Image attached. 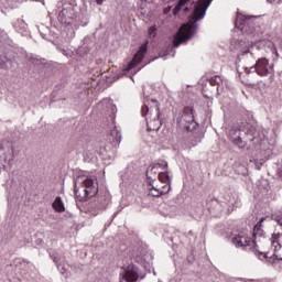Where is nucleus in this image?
Masks as SVG:
<instances>
[{"instance_id": "nucleus-1", "label": "nucleus", "mask_w": 282, "mask_h": 282, "mask_svg": "<svg viewBox=\"0 0 282 282\" xmlns=\"http://www.w3.org/2000/svg\"><path fill=\"white\" fill-rule=\"evenodd\" d=\"M213 3V0H198L194 11L192 13V21L183 24L178 32L175 34L173 39V47H177L182 45V43H186V41H191L197 31V21H202L204 17H206V11Z\"/></svg>"}, {"instance_id": "nucleus-2", "label": "nucleus", "mask_w": 282, "mask_h": 282, "mask_svg": "<svg viewBox=\"0 0 282 282\" xmlns=\"http://www.w3.org/2000/svg\"><path fill=\"white\" fill-rule=\"evenodd\" d=\"M229 138L239 149H246L248 142H253V145L260 144L259 131L248 122H241L238 127H234L229 131Z\"/></svg>"}, {"instance_id": "nucleus-3", "label": "nucleus", "mask_w": 282, "mask_h": 282, "mask_svg": "<svg viewBox=\"0 0 282 282\" xmlns=\"http://www.w3.org/2000/svg\"><path fill=\"white\" fill-rule=\"evenodd\" d=\"M263 221H265V218H261L253 227L252 240L248 237V231H235L230 237L231 243L236 246V248H242V250H251L254 248L258 241L261 242V240L265 238V232H263V229L261 228Z\"/></svg>"}, {"instance_id": "nucleus-4", "label": "nucleus", "mask_w": 282, "mask_h": 282, "mask_svg": "<svg viewBox=\"0 0 282 282\" xmlns=\"http://www.w3.org/2000/svg\"><path fill=\"white\" fill-rule=\"evenodd\" d=\"M141 116L145 118L148 131H160L162 127V119H160V101H158V99H150L145 90H143ZM147 116H149V118H147Z\"/></svg>"}, {"instance_id": "nucleus-5", "label": "nucleus", "mask_w": 282, "mask_h": 282, "mask_svg": "<svg viewBox=\"0 0 282 282\" xmlns=\"http://www.w3.org/2000/svg\"><path fill=\"white\" fill-rule=\"evenodd\" d=\"M58 21L63 25H69L72 30L80 28V15H78V3L76 0H62L57 3Z\"/></svg>"}, {"instance_id": "nucleus-6", "label": "nucleus", "mask_w": 282, "mask_h": 282, "mask_svg": "<svg viewBox=\"0 0 282 282\" xmlns=\"http://www.w3.org/2000/svg\"><path fill=\"white\" fill-rule=\"evenodd\" d=\"M98 193V183L91 176L80 175L75 180V195L83 199H90Z\"/></svg>"}, {"instance_id": "nucleus-7", "label": "nucleus", "mask_w": 282, "mask_h": 282, "mask_svg": "<svg viewBox=\"0 0 282 282\" xmlns=\"http://www.w3.org/2000/svg\"><path fill=\"white\" fill-rule=\"evenodd\" d=\"M178 127L185 129V131H195L198 123L195 122V115L193 113V108L185 107L178 118L176 119Z\"/></svg>"}, {"instance_id": "nucleus-8", "label": "nucleus", "mask_w": 282, "mask_h": 282, "mask_svg": "<svg viewBox=\"0 0 282 282\" xmlns=\"http://www.w3.org/2000/svg\"><path fill=\"white\" fill-rule=\"evenodd\" d=\"M259 17L247 15L245 19L238 17L235 21V25L242 34L250 36L254 34V20Z\"/></svg>"}, {"instance_id": "nucleus-9", "label": "nucleus", "mask_w": 282, "mask_h": 282, "mask_svg": "<svg viewBox=\"0 0 282 282\" xmlns=\"http://www.w3.org/2000/svg\"><path fill=\"white\" fill-rule=\"evenodd\" d=\"M149 50V41H145L138 50V52L134 54L132 61L128 64L126 72H131L133 67L139 65V63H142L147 52Z\"/></svg>"}, {"instance_id": "nucleus-10", "label": "nucleus", "mask_w": 282, "mask_h": 282, "mask_svg": "<svg viewBox=\"0 0 282 282\" xmlns=\"http://www.w3.org/2000/svg\"><path fill=\"white\" fill-rule=\"evenodd\" d=\"M149 186H151V188L149 189V195L151 197H162V195H166V193L171 191V185H164L161 182L160 184H158L155 180L150 181Z\"/></svg>"}, {"instance_id": "nucleus-11", "label": "nucleus", "mask_w": 282, "mask_h": 282, "mask_svg": "<svg viewBox=\"0 0 282 282\" xmlns=\"http://www.w3.org/2000/svg\"><path fill=\"white\" fill-rule=\"evenodd\" d=\"M107 206H109V199H107V196L97 197V200L90 206L93 215L96 217V215H98V213H102Z\"/></svg>"}, {"instance_id": "nucleus-12", "label": "nucleus", "mask_w": 282, "mask_h": 282, "mask_svg": "<svg viewBox=\"0 0 282 282\" xmlns=\"http://www.w3.org/2000/svg\"><path fill=\"white\" fill-rule=\"evenodd\" d=\"M254 65L256 74H258V76H268V74H270V69L268 68V66L270 65V61L268 58H258Z\"/></svg>"}, {"instance_id": "nucleus-13", "label": "nucleus", "mask_w": 282, "mask_h": 282, "mask_svg": "<svg viewBox=\"0 0 282 282\" xmlns=\"http://www.w3.org/2000/svg\"><path fill=\"white\" fill-rule=\"evenodd\" d=\"M270 246L273 249V259L275 261H282V245H280L279 240H276V237H271L269 239Z\"/></svg>"}, {"instance_id": "nucleus-14", "label": "nucleus", "mask_w": 282, "mask_h": 282, "mask_svg": "<svg viewBox=\"0 0 282 282\" xmlns=\"http://www.w3.org/2000/svg\"><path fill=\"white\" fill-rule=\"evenodd\" d=\"M209 213H213L214 215H219L220 213H224V208H226V204L219 203L217 198H213L207 203Z\"/></svg>"}, {"instance_id": "nucleus-15", "label": "nucleus", "mask_w": 282, "mask_h": 282, "mask_svg": "<svg viewBox=\"0 0 282 282\" xmlns=\"http://www.w3.org/2000/svg\"><path fill=\"white\" fill-rule=\"evenodd\" d=\"M253 252L256 257H258L260 261H263L264 263H267V265H274V263H276V258H274L273 256H268V253L261 252L254 248H253Z\"/></svg>"}, {"instance_id": "nucleus-16", "label": "nucleus", "mask_w": 282, "mask_h": 282, "mask_svg": "<svg viewBox=\"0 0 282 282\" xmlns=\"http://www.w3.org/2000/svg\"><path fill=\"white\" fill-rule=\"evenodd\" d=\"M96 153H99V155H102V158H105V153H107V148H100L99 150H90L89 148H87L86 150H84V156L88 158V160H94V155H96Z\"/></svg>"}, {"instance_id": "nucleus-17", "label": "nucleus", "mask_w": 282, "mask_h": 282, "mask_svg": "<svg viewBox=\"0 0 282 282\" xmlns=\"http://www.w3.org/2000/svg\"><path fill=\"white\" fill-rule=\"evenodd\" d=\"M110 141L112 143V147H118V144L122 142V133L120 132V130L115 128L110 131Z\"/></svg>"}, {"instance_id": "nucleus-18", "label": "nucleus", "mask_w": 282, "mask_h": 282, "mask_svg": "<svg viewBox=\"0 0 282 282\" xmlns=\"http://www.w3.org/2000/svg\"><path fill=\"white\" fill-rule=\"evenodd\" d=\"M158 166L160 165H150L147 170V180H149V182H153V177H156L158 175H160V170H158Z\"/></svg>"}, {"instance_id": "nucleus-19", "label": "nucleus", "mask_w": 282, "mask_h": 282, "mask_svg": "<svg viewBox=\"0 0 282 282\" xmlns=\"http://www.w3.org/2000/svg\"><path fill=\"white\" fill-rule=\"evenodd\" d=\"M52 207L54 208V210H56V213H65V204H63V199L61 198V196H57L55 198Z\"/></svg>"}, {"instance_id": "nucleus-20", "label": "nucleus", "mask_w": 282, "mask_h": 282, "mask_svg": "<svg viewBox=\"0 0 282 282\" xmlns=\"http://www.w3.org/2000/svg\"><path fill=\"white\" fill-rule=\"evenodd\" d=\"M209 85H212V87H217V94H219V87H221V85L224 84V80L221 79V76L216 75L210 77L209 79Z\"/></svg>"}, {"instance_id": "nucleus-21", "label": "nucleus", "mask_w": 282, "mask_h": 282, "mask_svg": "<svg viewBox=\"0 0 282 282\" xmlns=\"http://www.w3.org/2000/svg\"><path fill=\"white\" fill-rule=\"evenodd\" d=\"M158 180L162 184L171 186V176H169V172H159Z\"/></svg>"}, {"instance_id": "nucleus-22", "label": "nucleus", "mask_w": 282, "mask_h": 282, "mask_svg": "<svg viewBox=\"0 0 282 282\" xmlns=\"http://www.w3.org/2000/svg\"><path fill=\"white\" fill-rule=\"evenodd\" d=\"M191 0H178L177 4L174 7V14H180V12H182V8H184V6H186V3H188Z\"/></svg>"}, {"instance_id": "nucleus-23", "label": "nucleus", "mask_w": 282, "mask_h": 282, "mask_svg": "<svg viewBox=\"0 0 282 282\" xmlns=\"http://www.w3.org/2000/svg\"><path fill=\"white\" fill-rule=\"evenodd\" d=\"M108 107L110 109V120H115L118 108H116V105H113L111 101H109Z\"/></svg>"}, {"instance_id": "nucleus-24", "label": "nucleus", "mask_w": 282, "mask_h": 282, "mask_svg": "<svg viewBox=\"0 0 282 282\" xmlns=\"http://www.w3.org/2000/svg\"><path fill=\"white\" fill-rule=\"evenodd\" d=\"M9 61L10 59L8 58V56L6 55L0 56V69H7Z\"/></svg>"}, {"instance_id": "nucleus-25", "label": "nucleus", "mask_w": 282, "mask_h": 282, "mask_svg": "<svg viewBox=\"0 0 282 282\" xmlns=\"http://www.w3.org/2000/svg\"><path fill=\"white\" fill-rule=\"evenodd\" d=\"M154 165H158V171H166V169H169V163L166 161H160L154 163Z\"/></svg>"}, {"instance_id": "nucleus-26", "label": "nucleus", "mask_w": 282, "mask_h": 282, "mask_svg": "<svg viewBox=\"0 0 282 282\" xmlns=\"http://www.w3.org/2000/svg\"><path fill=\"white\" fill-rule=\"evenodd\" d=\"M254 69H257L256 64L251 67H243L245 74H247V76H250V74L257 73V70Z\"/></svg>"}, {"instance_id": "nucleus-27", "label": "nucleus", "mask_w": 282, "mask_h": 282, "mask_svg": "<svg viewBox=\"0 0 282 282\" xmlns=\"http://www.w3.org/2000/svg\"><path fill=\"white\" fill-rule=\"evenodd\" d=\"M148 34L152 39H155V34H158V29L155 26H150L149 30H148Z\"/></svg>"}, {"instance_id": "nucleus-28", "label": "nucleus", "mask_w": 282, "mask_h": 282, "mask_svg": "<svg viewBox=\"0 0 282 282\" xmlns=\"http://www.w3.org/2000/svg\"><path fill=\"white\" fill-rule=\"evenodd\" d=\"M30 61L33 63V65H43V59L32 57Z\"/></svg>"}, {"instance_id": "nucleus-29", "label": "nucleus", "mask_w": 282, "mask_h": 282, "mask_svg": "<svg viewBox=\"0 0 282 282\" xmlns=\"http://www.w3.org/2000/svg\"><path fill=\"white\" fill-rule=\"evenodd\" d=\"M97 6H102V3H105V0H95Z\"/></svg>"}, {"instance_id": "nucleus-30", "label": "nucleus", "mask_w": 282, "mask_h": 282, "mask_svg": "<svg viewBox=\"0 0 282 282\" xmlns=\"http://www.w3.org/2000/svg\"><path fill=\"white\" fill-rule=\"evenodd\" d=\"M191 11V8H188V7H186L185 9H184V12H189Z\"/></svg>"}, {"instance_id": "nucleus-31", "label": "nucleus", "mask_w": 282, "mask_h": 282, "mask_svg": "<svg viewBox=\"0 0 282 282\" xmlns=\"http://www.w3.org/2000/svg\"><path fill=\"white\" fill-rule=\"evenodd\" d=\"M250 53V50H245L243 52H242V54H249Z\"/></svg>"}, {"instance_id": "nucleus-32", "label": "nucleus", "mask_w": 282, "mask_h": 282, "mask_svg": "<svg viewBox=\"0 0 282 282\" xmlns=\"http://www.w3.org/2000/svg\"><path fill=\"white\" fill-rule=\"evenodd\" d=\"M273 54H275L276 56H279V53L276 52V48H273Z\"/></svg>"}, {"instance_id": "nucleus-33", "label": "nucleus", "mask_w": 282, "mask_h": 282, "mask_svg": "<svg viewBox=\"0 0 282 282\" xmlns=\"http://www.w3.org/2000/svg\"><path fill=\"white\" fill-rule=\"evenodd\" d=\"M269 3H274V1H279V0H267Z\"/></svg>"}, {"instance_id": "nucleus-34", "label": "nucleus", "mask_w": 282, "mask_h": 282, "mask_svg": "<svg viewBox=\"0 0 282 282\" xmlns=\"http://www.w3.org/2000/svg\"><path fill=\"white\" fill-rule=\"evenodd\" d=\"M53 261H54L55 263H58V260H57L56 258H53Z\"/></svg>"}, {"instance_id": "nucleus-35", "label": "nucleus", "mask_w": 282, "mask_h": 282, "mask_svg": "<svg viewBox=\"0 0 282 282\" xmlns=\"http://www.w3.org/2000/svg\"><path fill=\"white\" fill-rule=\"evenodd\" d=\"M65 272V268L62 267V274Z\"/></svg>"}]
</instances>
